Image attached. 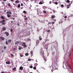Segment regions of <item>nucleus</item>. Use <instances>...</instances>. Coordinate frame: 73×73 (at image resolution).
Instances as JSON below:
<instances>
[{
	"label": "nucleus",
	"mask_w": 73,
	"mask_h": 73,
	"mask_svg": "<svg viewBox=\"0 0 73 73\" xmlns=\"http://www.w3.org/2000/svg\"><path fill=\"white\" fill-rule=\"evenodd\" d=\"M57 65V63L56 62H54L53 64V65L52 66V68L53 70H55V69H56L57 68H56V66Z\"/></svg>",
	"instance_id": "1"
},
{
	"label": "nucleus",
	"mask_w": 73,
	"mask_h": 73,
	"mask_svg": "<svg viewBox=\"0 0 73 73\" xmlns=\"http://www.w3.org/2000/svg\"><path fill=\"white\" fill-rule=\"evenodd\" d=\"M5 20H2V21H0V23H1L2 25H5L6 23H5Z\"/></svg>",
	"instance_id": "2"
},
{
	"label": "nucleus",
	"mask_w": 73,
	"mask_h": 73,
	"mask_svg": "<svg viewBox=\"0 0 73 73\" xmlns=\"http://www.w3.org/2000/svg\"><path fill=\"white\" fill-rule=\"evenodd\" d=\"M66 68H69L70 69H71V67H70V66H69L68 61L67 62L66 64Z\"/></svg>",
	"instance_id": "3"
},
{
	"label": "nucleus",
	"mask_w": 73,
	"mask_h": 73,
	"mask_svg": "<svg viewBox=\"0 0 73 73\" xmlns=\"http://www.w3.org/2000/svg\"><path fill=\"white\" fill-rule=\"evenodd\" d=\"M25 44H26L25 42H23L22 44V46H23L24 48H27V45H26Z\"/></svg>",
	"instance_id": "4"
},
{
	"label": "nucleus",
	"mask_w": 73,
	"mask_h": 73,
	"mask_svg": "<svg viewBox=\"0 0 73 73\" xmlns=\"http://www.w3.org/2000/svg\"><path fill=\"white\" fill-rule=\"evenodd\" d=\"M37 15H39V13H40V12H41V11L40 10V9H37Z\"/></svg>",
	"instance_id": "5"
},
{
	"label": "nucleus",
	"mask_w": 73,
	"mask_h": 73,
	"mask_svg": "<svg viewBox=\"0 0 73 73\" xmlns=\"http://www.w3.org/2000/svg\"><path fill=\"white\" fill-rule=\"evenodd\" d=\"M0 38L2 40H5V38L1 36L0 37Z\"/></svg>",
	"instance_id": "6"
},
{
	"label": "nucleus",
	"mask_w": 73,
	"mask_h": 73,
	"mask_svg": "<svg viewBox=\"0 0 73 73\" xmlns=\"http://www.w3.org/2000/svg\"><path fill=\"white\" fill-rule=\"evenodd\" d=\"M5 34H6L7 36H9V33L8 32H5Z\"/></svg>",
	"instance_id": "7"
},
{
	"label": "nucleus",
	"mask_w": 73,
	"mask_h": 73,
	"mask_svg": "<svg viewBox=\"0 0 73 73\" xmlns=\"http://www.w3.org/2000/svg\"><path fill=\"white\" fill-rule=\"evenodd\" d=\"M15 3L16 4H18V3H20V1L17 0L15 1Z\"/></svg>",
	"instance_id": "8"
},
{
	"label": "nucleus",
	"mask_w": 73,
	"mask_h": 73,
	"mask_svg": "<svg viewBox=\"0 0 73 73\" xmlns=\"http://www.w3.org/2000/svg\"><path fill=\"white\" fill-rule=\"evenodd\" d=\"M20 43V42L17 41L15 43V45H17V44H19Z\"/></svg>",
	"instance_id": "9"
},
{
	"label": "nucleus",
	"mask_w": 73,
	"mask_h": 73,
	"mask_svg": "<svg viewBox=\"0 0 73 73\" xmlns=\"http://www.w3.org/2000/svg\"><path fill=\"white\" fill-rule=\"evenodd\" d=\"M43 54V58L44 59V60L45 62H46V60H47V59H46V58H45V57H44V55L43 54Z\"/></svg>",
	"instance_id": "10"
},
{
	"label": "nucleus",
	"mask_w": 73,
	"mask_h": 73,
	"mask_svg": "<svg viewBox=\"0 0 73 73\" xmlns=\"http://www.w3.org/2000/svg\"><path fill=\"white\" fill-rule=\"evenodd\" d=\"M7 16L9 18L11 17V15L9 14H7Z\"/></svg>",
	"instance_id": "11"
},
{
	"label": "nucleus",
	"mask_w": 73,
	"mask_h": 73,
	"mask_svg": "<svg viewBox=\"0 0 73 73\" xmlns=\"http://www.w3.org/2000/svg\"><path fill=\"white\" fill-rule=\"evenodd\" d=\"M34 1L35 3H38V1L37 0H34Z\"/></svg>",
	"instance_id": "12"
},
{
	"label": "nucleus",
	"mask_w": 73,
	"mask_h": 73,
	"mask_svg": "<svg viewBox=\"0 0 73 73\" xmlns=\"http://www.w3.org/2000/svg\"><path fill=\"white\" fill-rule=\"evenodd\" d=\"M6 64H8L9 65V64H10V61L6 62Z\"/></svg>",
	"instance_id": "13"
},
{
	"label": "nucleus",
	"mask_w": 73,
	"mask_h": 73,
	"mask_svg": "<svg viewBox=\"0 0 73 73\" xmlns=\"http://www.w3.org/2000/svg\"><path fill=\"white\" fill-rule=\"evenodd\" d=\"M39 42H40V41L38 40L37 41L36 44L37 45H38V44H39Z\"/></svg>",
	"instance_id": "14"
},
{
	"label": "nucleus",
	"mask_w": 73,
	"mask_h": 73,
	"mask_svg": "<svg viewBox=\"0 0 73 73\" xmlns=\"http://www.w3.org/2000/svg\"><path fill=\"white\" fill-rule=\"evenodd\" d=\"M23 67L22 66H21L19 68V69L20 70H23Z\"/></svg>",
	"instance_id": "15"
},
{
	"label": "nucleus",
	"mask_w": 73,
	"mask_h": 73,
	"mask_svg": "<svg viewBox=\"0 0 73 73\" xmlns=\"http://www.w3.org/2000/svg\"><path fill=\"white\" fill-rule=\"evenodd\" d=\"M2 29H3V31H5V30H6V28L5 27H3L2 28Z\"/></svg>",
	"instance_id": "16"
},
{
	"label": "nucleus",
	"mask_w": 73,
	"mask_h": 73,
	"mask_svg": "<svg viewBox=\"0 0 73 73\" xmlns=\"http://www.w3.org/2000/svg\"><path fill=\"white\" fill-rule=\"evenodd\" d=\"M1 19H3V20H4V17L3 16H1Z\"/></svg>",
	"instance_id": "17"
},
{
	"label": "nucleus",
	"mask_w": 73,
	"mask_h": 73,
	"mask_svg": "<svg viewBox=\"0 0 73 73\" xmlns=\"http://www.w3.org/2000/svg\"><path fill=\"white\" fill-rule=\"evenodd\" d=\"M52 3H54V4H56V5H57L58 4V3L57 2H55V3L53 2H52Z\"/></svg>",
	"instance_id": "18"
},
{
	"label": "nucleus",
	"mask_w": 73,
	"mask_h": 73,
	"mask_svg": "<svg viewBox=\"0 0 73 73\" xmlns=\"http://www.w3.org/2000/svg\"><path fill=\"white\" fill-rule=\"evenodd\" d=\"M47 7L44 6L43 7V9H46L47 8Z\"/></svg>",
	"instance_id": "19"
},
{
	"label": "nucleus",
	"mask_w": 73,
	"mask_h": 73,
	"mask_svg": "<svg viewBox=\"0 0 73 73\" xmlns=\"http://www.w3.org/2000/svg\"><path fill=\"white\" fill-rule=\"evenodd\" d=\"M38 65V64H37V63H35L34 64V66H37Z\"/></svg>",
	"instance_id": "20"
},
{
	"label": "nucleus",
	"mask_w": 73,
	"mask_h": 73,
	"mask_svg": "<svg viewBox=\"0 0 73 73\" xmlns=\"http://www.w3.org/2000/svg\"><path fill=\"white\" fill-rule=\"evenodd\" d=\"M11 41H12V40H11V39L9 40H8V42H9V43H10V42H11Z\"/></svg>",
	"instance_id": "21"
},
{
	"label": "nucleus",
	"mask_w": 73,
	"mask_h": 73,
	"mask_svg": "<svg viewBox=\"0 0 73 73\" xmlns=\"http://www.w3.org/2000/svg\"><path fill=\"white\" fill-rule=\"evenodd\" d=\"M51 17L52 19H54L55 17V16L54 15H52Z\"/></svg>",
	"instance_id": "22"
},
{
	"label": "nucleus",
	"mask_w": 73,
	"mask_h": 73,
	"mask_svg": "<svg viewBox=\"0 0 73 73\" xmlns=\"http://www.w3.org/2000/svg\"><path fill=\"white\" fill-rule=\"evenodd\" d=\"M66 2L67 3H70V1H69V0H67L66 1Z\"/></svg>",
	"instance_id": "23"
},
{
	"label": "nucleus",
	"mask_w": 73,
	"mask_h": 73,
	"mask_svg": "<svg viewBox=\"0 0 73 73\" xmlns=\"http://www.w3.org/2000/svg\"><path fill=\"white\" fill-rule=\"evenodd\" d=\"M20 4H19L18 5V8H20Z\"/></svg>",
	"instance_id": "24"
},
{
	"label": "nucleus",
	"mask_w": 73,
	"mask_h": 73,
	"mask_svg": "<svg viewBox=\"0 0 73 73\" xmlns=\"http://www.w3.org/2000/svg\"><path fill=\"white\" fill-rule=\"evenodd\" d=\"M45 42H46L47 41H49V39H46V40H45Z\"/></svg>",
	"instance_id": "25"
},
{
	"label": "nucleus",
	"mask_w": 73,
	"mask_h": 73,
	"mask_svg": "<svg viewBox=\"0 0 73 73\" xmlns=\"http://www.w3.org/2000/svg\"><path fill=\"white\" fill-rule=\"evenodd\" d=\"M29 54H28V53H26L25 54V55L26 56H28Z\"/></svg>",
	"instance_id": "26"
},
{
	"label": "nucleus",
	"mask_w": 73,
	"mask_h": 73,
	"mask_svg": "<svg viewBox=\"0 0 73 73\" xmlns=\"http://www.w3.org/2000/svg\"><path fill=\"white\" fill-rule=\"evenodd\" d=\"M19 50H21V49H23V48L22 47H20L19 48Z\"/></svg>",
	"instance_id": "27"
},
{
	"label": "nucleus",
	"mask_w": 73,
	"mask_h": 73,
	"mask_svg": "<svg viewBox=\"0 0 73 73\" xmlns=\"http://www.w3.org/2000/svg\"><path fill=\"white\" fill-rule=\"evenodd\" d=\"M31 55H33V51H31Z\"/></svg>",
	"instance_id": "28"
},
{
	"label": "nucleus",
	"mask_w": 73,
	"mask_h": 73,
	"mask_svg": "<svg viewBox=\"0 0 73 73\" xmlns=\"http://www.w3.org/2000/svg\"><path fill=\"white\" fill-rule=\"evenodd\" d=\"M11 57H14V55H13V54H11Z\"/></svg>",
	"instance_id": "29"
},
{
	"label": "nucleus",
	"mask_w": 73,
	"mask_h": 73,
	"mask_svg": "<svg viewBox=\"0 0 73 73\" xmlns=\"http://www.w3.org/2000/svg\"><path fill=\"white\" fill-rule=\"evenodd\" d=\"M11 4H10V3H9L8 4V6H9V7H11Z\"/></svg>",
	"instance_id": "30"
},
{
	"label": "nucleus",
	"mask_w": 73,
	"mask_h": 73,
	"mask_svg": "<svg viewBox=\"0 0 73 73\" xmlns=\"http://www.w3.org/2000/svg\"><path fill=\"white\" fill-rule=\"evenodd\" d=\"M33 68L34 70H36V67H34Z\"/></svg>",
	"instance_id": "31"
},
{
	"label": "nucleus",
	"mask_w": 73,
	"mask_h": 73,
	"mask_svg": "<svg viewBox=\"0 0 73 73\" xmlns=\"http://www.w3.org/2000/svg\"><path fill=\"white\" fill-rule=\"evenodd\" d=\"M43 12H44V13H46V11H43Z\"/></svg>",
	"instance_id": "32"
},
{
	"label": "nucleus",
	"mask_w": 73,
	"mask_h": 73,
	"mask_svg": "<svg viewBox=\"0 0 73 73\" xmlns=\"http://www.w3.org/2000/svg\"><path fill=\"white\" fill-rule=\"evenodd\" d=\"M39 4H42L43 3H42L41 2H40L39 3Z\"/></svg>",
	"instance_id": "33"
},
{
	"label": "nucleus",
	"mask_w": 73,
	"mask_h": 73,
	"mask_svg": "<svg viewBox=\"0 0 73 73\" xmlns=\"http://www.w3.org/2000/svg\"><path fill=\"white\" fill-rule=\"evenodd\" d=\"M30 68H33V66H30Z\"/></svg>",
	"instance_id": "34"
},
{
	"label": "nucleus",
	"mask_w": 73,
	"mask_h": 73,
	"mask_svg": "<svg viewBox=\"0 0 73 73\" xmlns=\"http://www.w3.org/2000/svg\"><path fill=\"white\" fill-rule=\"evenodd\" d=\"M16 69V67H15L14 68H13V70H15Z\"/></svg>",
	"instance_id": "35"
},
{
	"label": "nucleus",
	"mask_w": 73,
	"mask_h": 73,
	"mask_svg": "<svg viewBox=\"0 0 73 73\" xmlns=\"http://www.w3.org/2000/svg\"><path fill=\"white\" fill-rule=\"evenodd\" d=\"M28 61H31V59H30V58L28 59Z\"/></svg>",
	"instance_id": "36"
},
{
	"label": "nucleus",
	"mask_w": 73,
	"mask_h": 73,
	"mask_svg": "<svg viewBox=\"0 0 73 73\" xmlns=\"http://www.w3.org/2000/svg\"><path fill=\"white\" fill-rule=\"evenodd\" d=\"M7 48V47L5 46H4V50H5V49H6Z\"/></svg>",
	"instance_id": "37"
},
{
	"label": "nucleus",
	"mask_w": 73,
	"mask_h": 73,
	"mask_svg": "<svg viewBox=\"0 0 73 73\" xmlns=\"http://www.w3.org/2000/svg\"><path fill=\"white\" fill-rule=\"evenodd\" d=\"M23 12L24 13H25V14L26 13V11H23Z\"/></svg>",
	"instance_id": "38"
},
{
	"label": "nucleus",
	"mask_w": 73,
	"mask_h": 73,
	"mask_svg": "<svg viewBox=\"0 0 73 73\" xmlns=\"http://www.w3.org/2000/svg\"><path fill=\"white\" fill-rule=\"evenodd\" d=\"M10 31L11 32H12L13 31V29H11Z\"/></svg>",
	"instance_id": "39"
},
{
	"label": "nucleus",
	"mask_w": 73,
	"mask_h": 73,
	"mask_svg": "<svg viewBox=\"0 0 73 73\" xmlns=\"http://www.w3.org/2000/svg\"><path fill=\"white\" fill-rule=\"evenodd\" d=\"M61 7H64V5L62 4L61 5Z\"/></svg>",
	"instance_id": "40"
},
{
	"label": "nucleus",
	"mask_w": 73,
	"mask_h": 73,
	"mask_svg": "<svg viewBox=\"0 0 73 73\" xmlns=\"http://www.w3.org/2000/svg\"><path fill=\"white\" fill-rule=\"evenodd\" d=\"M39 40H42V38H39Z\"/></svg>",
	"instance_id": "41"
},
{
	"label": "nucleus",
	"mask_w": 73,
	"mask_h": 73,
	"mask_svg": "<svg viewBox=\"0 0 73 73\" xmlns=\"http://www.w3.org/2000/svg\"><path fill=\"white\" fill-rule=\"evenodd\" d=\"M8 13H9V14H12V13L11 12H8Z\"/></svg>",
	"instance_id": "42"
},
{
	"label": "nucleus",
	"mask_w": 73,
	"mask_h": 73,
	"mask_svg": "<svg viewBox=\"0 0 73 73\" xmlns=\"http://www.w3.org/2000/svg\"><path fill=\"white\" fill-rule=\"evenodd\" d=\"M23 55H21V54H20V56L21 57H23Z\"/></svg>",
	"instance_id": "43"
},
{
	"label": "nucleus",
	"mask_w": 73,
	"mask_h": 73,
	"mask_svg": "<svg viewBox=\"0 0 73 73\" xmlns=\"http://www.w3.org/2000/svg\"><path fill=\"white\" fill-rule=\"evenodd\" d=\"M64 19H66V18H67V16H66L64 17Z\"/></svg>",
	"instance_id": "44"
},
{
	"label": "nucleus",
	"mask_w": 73,
	"mask_h": 73,
	"mask_svg": "<svg viewBox=\"0 0 73 73\" xmlns=\"http://www.w3.org/2000/svg\"><path fill=\"white\" fill-rule=\"evenodd\" d=\"M8 42H7V41H6V45H7V44H8Z\"/></svg>",
	"instance_id": "45"
},
{
	"label": "nucleus",
	"mask_w": 73,
	"mask_h": 73,
	"mask_svg": "<svg viewBox=\"0 0 73 73\" xmlns=\"http://www.w3.org/2000/svg\"><path fill=\"white\" fill-rule=\"evenodd\" d=\"M52 24V23L50 22H49L48 23V24Z\"/></svg>",
	"instance_id": "46"
},
{
	"label": "nucleus",
	"mask_w": 73,
	"mask_h": 73,
	"mask_svg": "<svg viewBox=\"0 0 73 73\" xmlns=\"http://www.w3.org/2000/svg\"><path fill=\"white\" fill-rule=\"evenodd\" d=\"M54 24V22H52V24Z\"/></svg>",
	"instance_id": "47"
},
{
	"label": "nucleus",
	"mask_w": 73,
	"mask_h": 73,
	"mask_svg": "<svg viewBox=\"0 0 73 73\" xmlns=\"http://www.w3.org/2000/svg\"><path fill=\"white\" fill-rule=\"evenodd\" d=\"M25 20H27V18H26L24 19Z\"/></svg>",
	"instance_id": "48"
},
{
	"label": "nucleus",
	"mask_w": 73,
	"mask_h": 73,
	"mask_svg": "<svg viewBox=\"0 0 73 73\" xmlns=\"http://www.w3.org/2000/svg\"><path fill=\"white\" fill-rule=\"evenodd\" d=\"M70 5H71V4H70H70L67 5V6H70Z\"/></svg>",
	"instance_id": "49"
},
{
	"label": "nucleus",
	"mask_w": 73,
	"mask_h": 73,
	"mask_svg": "<svg viewBox=\"0 0 73 73\" xmlns=\"http://www.w3.org/2000/svg\"><path fill=\"white\" fill-rule=\"evenodd\" d=\"M47 32H50V30H48L47 31Z\"/></svg>",
	"instance_id": "50"
},
{
	"label": "nucleus",
	"mask_w": 73,
	"mask_h": 73,
	"mask_svg": "<svg viewBox=\"0 0 73 73\" xmlns=\"http://www.w3.org/2000/svg\"><path fill=\"white\" fill-rule=\"evenodd\" d=\"M21 6H23V4L21 3Z\"/></svg>",
	"instance_id": "51"
},
{
	"label": "nucleus",
	"mask_w": 73,
	"mask_h": 73,
	"mask_svg": "<svg viewBox=\"0 0 73 73\" xmlns=\"http://www.w3.org/2000/svg\"><path fill=\"white\" fill-rule=\"evenodd\" d=\"M9 12V11H7V12L6 13H7V14H8V12Z\"/></svg>",
	"instance_id": "52"
},
{
	"label": "nucleus",
	"mask_w": 73,
	"mask_h": 73,
	"mask_svg": "<svg viewBox=\"0 0 73 73\" xmlns=\"http://www.w3.org/2000/svg\"><path fill=\"white\" fill-rule=\"evenodd\" d=\"M70 7L69 6H68L67 7V8H69Z\"/></svg>",
	"instance_id": "53"
},
{
	"label": "nucleus",
	"mask_w": 73,
	"mask_h": 73,
	"mask_svg": "<svg viewBox=\"0 0 73 73\" xmlns=\"http://www.w3.org/2000/svg\"><path fill=\"white\" fill-rule=\"evenodd\" d=\"M21 9H23V7H21Z\"/></svg>",
	"instance_id": "54"
},
{
	"label": "nucleus",
	"mask_w": 73,
	"mask_h": 73,
	"mask_svg": "<svg viewBox=\"0 0 73 73\" xmlns=\"http://www.w3.org/2000/svg\"><path fill=\"white\" fill-rule=\"evenodd\" d=\"M50 4H51L52 3V2L51 1H50L49 2Z\"/></svg>",
	"instance_id": "55"
},
{
	"label": "nucleus",
	"mask_w": 73,
	"mask_h": 73,
	"mask_svg": "<svg viewBox=\"0 0 73 73\" xmlns=\"http://www.w3.org/2000/svg\"><path fill=\"white\" fill-rule=\"evenodd\" d=\"M54 21L55 22V21H56V19H54Z\"/></svg>",
	"instance_id": "56"
},
{
	"label": "nucleus",
	"mask_w": 73,
	"mask_h": 73,
	"mask_svg": "<svg viewBox=\"0 0 73 73\" xmlns=\"http://www.w3.org/2000/svg\"><path fill=\"white\" fill-rule=\"evenodd\" d=\"M36 6L37 7H38V5H36Z\"/></svg>",
	"instance_id": "57"
},
{
	"label": "nucleus",
	"mask_w": 73,
	"mask_h": 73,
	"mask_svg": "<svg viewBox=\"0 0 73 73\" xmlns=\"http://www.w3.org/2000/svg\"><path fill=\"white\" fill-rule=\"evenodd\" d=\"M1 73H4V72H1Z\"/></svg>",
	"instance_id": "58"
},
{
	"label": "nucleus",
	"mask_w": 73,
	"mask_h": 73,
	"mask_svg": "<svg viewBox=\"0 0 73 73\" xmlns=\"http://www.w3.org/2000/svg\"><path fill=\"white\" fill-rule=\"evenodd\" d=\"M62 14L63 15H64V13L63 12H62Z\"/></svg>",
	"instance_id": "59"
},
{
	"label": "nucleus",
	"mask_w": 73,
	"mask_h": 73,
	"mask_svg": "<svg viewBox=\"0 0 73 73\" xmlns=\"http://www.w3.org/2000/svg\"><path fill=\"white\" fill-rule=\"evenodd\" d=\"M11 22L12 23H13V21H11Z\"/></svg>",
	"instance_id": "60"
},
{
	"label": "nucleus",
	"mask_w": 73,
	"mask_h": 73,
	"mask_svg": "<svg viewBox=\"0 0 73 73\" xmlns=\"http://www.w3.org/2000/svg\"><path fill=\"white\" fill-rule=\"evenodd\" d=\"M6 10H4V12H6Z\"/></svg>",
	"instance_id": "61"
},
{
	"label": "nucleus",
	"mask_w": 73,
	"mask_h": 73,
	"mask_svg": "<svg viewBox=\"0 0 73 73\" xmlns=\"http://www.w3.org/2000/svg\"><path fill=\"white\" fill-rule=\"evenodd\" d=\"M14 0H11V1H13Z\"/></svg>",
	"instance_id": "62"
},
{
	"label": "nucleus",
	"mask_w": 73,
	"mask_h": 73,
	"mask_svg": "<svg viewBox=\"0 0 73 73\" xmlns=\"http://www.w3.org/2000/svg\"><path fill=\"white\" fill-rule=\"evenodd\" d=\"M3 1H6V0H3Z\"/></svg>",
	"instance_id": "63"
},
{
	"label": "nucleus",
	"mask_w": 73,
	"mask_h": 73,
	"mask_svg": "<svg viewBox=\"0 0 73 73\" xmlns=\"http://www.w3.org/2000/svg\"><path fill=\"white\" fill-rule=\"evenodd\" d=\"M26 15H25V16H24V17H26Z\"/></svg>",
	"instance_id": "64"
}]
</instances>
